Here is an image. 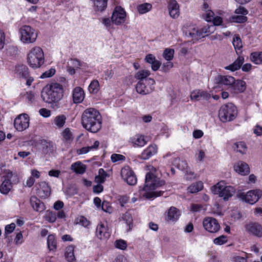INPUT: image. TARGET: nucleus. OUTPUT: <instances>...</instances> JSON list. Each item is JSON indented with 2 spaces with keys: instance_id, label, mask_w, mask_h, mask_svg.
<instances>
[{
  "instance_id": "nucleus-59",
  "label": "nucleus",
  "mask_w": 262,
  "mask_h": 262,
  "mask_svg": "<svg viewBox=\"0 0 262 262\" xmlns=\"http://www.w3.org/2000/svg\"><path fill=\"white\" fill-rule=\"evenodd\" d=\"M125 159V157L122 155L114 154L111 156V160L113 162H116L118 161H123Z\"/></svg>"
},
{
  "instance_id": "nucleus-3",
  "label": "nucleus",
  "mask_w": 262,
  "mask_h": 262,
  "mask_svg": "<svg viewBox=\"0 0 262 262\" xmlns=\"http://www.w3.org/2000/svg\"><path fill=\"white\" fill-rule=\"evenodd\" d=\"M63 89L62 85L57 82H53L47 85L46 91L41 94L42 100L46 103L52 104V107H57V103L62 98Z\"/></svg>"
},
{
  "instance_id": "nucleus-5",
  "label": "nucleus",
  "mask_w": 262,
  "mask_h": 262,
  "mask_svg": "<svg viewBox=\"0 0 262 262\" xmlns=\"http://www.w3.org/2000/svg\"><path fill=\"white\" fill-rule=\"evenodd\" d=\"M34 81L29 68L25 65L17 67V82L20 87L24 90L29 89Z\"/></svg>"
},
{
  "instance_id": "nucleus-44",
  "label": "nucleus",
  "mask_w": 262,
  "mask_h": 262,
  "mask_svg": "<svg viewBox=\"0 0 262 262\" xmlns=\"http://www.w3.org/2000/svg\"><path fill=\"white\" fill-rule=\"evenodd\" d=\"M152 6L149 3H144L138 6L137 9L139 13L144 14L151 10Z\"/></svg>"
},
{
  "instance_id": "nucleus-24",
  "label": "nucleus",
  "mask_w": 262,
  "mask_h": 262,
  "mask_svg": "<svg viewBox=\"0 0 262 262\" xmlns=\"http://www.w3.org/2000/svg\"><path fill=\"white\" fill-rule=\"evenodd\" d=\"M30 204L33 209L37 212H42L45 209V206L38 198H30Z\"/></svg>"
},
{
  "instance_id": "nucleus-6",
  "label": "nucleus",
  "mask_w": 262,
  "mask_h": 262,
  "mask_svg": "<svg viewBox=\"0 0 262 262\" xmlns=\"http://www.w3.org/2000/svg\"><path fill=\"white\" fill-rule=\"evenodd\" d=\"M236 115V107L232 103L222 106L219 112V117L223 122L232 121L235 118Z\"/></svg>"
},
{
  "instance_id": "nucleus-63",
  "label": "nucleus",
  "mask_w": 262,
  "mask_h": 262,
  "mask_svg": "<svg viewBox=\"0 0 262 262\" xmlns=\"http://www.w3.org/2000/svg\"><path fill=\"white\" fill-rule=\"evenodd\" d=\"M40 115L44 117H49L51 115V111L47 108H42L39 111Z\"/></svg>"
},
{
  "instance_id": "nucleus-46",
  "label": "nucleus",
  "mask_w": 262,
  "mask_h": 262,
  "mask_svg": "<svg viewBox=\"0 0 262 262\" xmlns=\"http://www.w3.org/2000/svg\"><path fill=\"white\" fill-rule=\"evenodd\" d=\"M66 117L63 115H58L54 119V123L58 127H62L65 124Z\"/></svg>"
},
{
  "instance_id": "nucleus-11",
  "label": "nucleus",
  "mask_w": 262,
  "mask_h": 262,
  "mask_svg": "<svg viewBox=\"0 0 262 262\" xmlns=\"http://www.w3.org/2000/svg\"><path fill=\"white\" fill-rule=\"evenodd\" d=\"M126 18V12L121 7H116L113 11L111 17L112 23L120 25L124 23Z\"/></svg>"
},
{
  "instance_id": "nucleus-2",
  "label": "nucleus",
  "mask_w": 262,
  "mask_h": 262,
  "mask_svg": "<svg viewBox=\"0 0 262 262\" xmlns=\"http://www.w3.org/2000/svg\"><path fill=\"white\" fill-rule=\"evenodd\" d=\"M99 112L94 108H89L83 111L81 115V124L87 130L97 133L101 128Z\"/></svg>"
},
{
  "instance_id": "nucleus-27",
  "label": "nucleus",
  "mask_w": 262,
  "mask_h": 262,
  "mask_svg": "<svg viewBox=\"0 0 262 262\" xmlns=\"http://www.w3.org/2000/svg\"><path fill=\"white\" fill-rule=\"evenodd\" d=\"M39 143L41 146L42 151L45 154L52 152L53 150V145L51 142L41 139L39 140Z\"/></svg>"
},
{
  "instance_id": "nucleus-64",
  "label": "nucleus",
  "mask_w": 262,
  "mask_h": 262,
  "mask_svg": "<svg viewBox=\"0 0 262 262\" xmlns=\"http://www.w3.org/2000/svg\"><path fill=\"white\" fill-rule=\"evenodd\" d=\"M101 208L103 210L106 212H111V207L110 206L108 203L103 201L102 203Z\"/></svg>"
},
{
  "instance_id": "nucleus-23",
  "label": "nucleus",
  "mask_w": 262,
  "mask_h": 262,
  "mask_svg": "<svg viewBox=\"0 0 262 262\" xmlns=\"http://www.w3.org/2000/svg\"><path fill=\"white\" fill-rule=\"evenodd\" d=\"M169 13L171 17L176 18L179 15V6L176 0H171L168 5Z\"/></svg>"
},
{
  "instance_id": "nucleus-1",
  "label": "nucleus",
  "mask_w": 262,
  "mask_h": 262,
  "mask_svg": "<svg viewBox=\"0 0 262 262\" xmlns=\"http://www.w3.org/2000/svg\"><path fill=\"white\" fill-rule=\"evenodd\" d=\"M165 184V181L160 180L153 173L148 172L145 176L144 186L139 190L140 195L142 196H161L165 191L156 189Z\"/></svg>"
},
{
  "instance_id": "nucleus-26",
  "label": "nucleus",
  "mask_w": 262,
  "mask_h": 262,
  "mask_svg": "<svg viewBox=\"0 0 262 262\" xmlns=\"http://www.w3.org/2000/svg\"><path fill=\"white\" fill-rule=\"evenodd\" d=\"M262 190L256 189L247 191L246 193L242 190H238L236 196H261Z\"/></svg>"
},
{
  "instance_id": "nucleus-31",
  "label": "nucleus",
  "mask_w": 262,
  "mask_h": 262,
  "mask_svg": "<svg viewBox=\"0 0 262 262\" xmlns=\"http://www.w3.org/2000/svg\"><path fill=\"white\" fill-rule=\"evenodd\" d=\"M74 247L72 245L67 247L65 250V257L67 260L69 262H73L75 260L74 255Z\"/></svg>"
},
{
  "instance_id": "nucleus-60",
  "label": "nucleus",
  "mask_w": 262,
  "mask_h": 262,
  "mask_svg": "<svg viewBox=\"0 0 262 262\" xmlns=\"http://www.w3.org/2000/svg\"><path fill=\"white\" fill-rule=\"evenodd\" d=\"M77 220L78 221V223L82 226L85 227H87L90 223L89 221H88L84 216H80L79 218H78Z\"/></svg>"
},
{
  "instance_id": "nucleus-10",
  "label": "nucleus",
  "mask_w": 262,
  "mask_h": 262,
  "mask_svg": "<svg viewBox=\"0 0 262 262\" xmlns=\"http://www.w3.org/2000/svg\"><path fill=\"white\" fill-rule=\"evenodd\" d=\"M205 230L211 233H217L221 229L217 220L212 217H206L203 221Z\"/></svg>"
},
{
  "instance_id": "nucleus-20",
  "label": "nucleus",
  "mask_w": 262,
  "mask_h": 262,
  "mask_svg": "<svg viewBox=\"0 0 262 262\" xmlns=\"http://www.w3.org/2000/svg\"><path fill=\"white\" fill-rule=\"evenodd\" d=\"M246 88V82L240 79L235 80L234 79V84H232L231 91L235 94L242 93L244 92Z\"/></svg>"
},
{
  "instance_id": "nucleus-13",
  "label": "nucleus",
  "mask_w": 262,
  "mask_h": 262,
  "mask_svg": "<svg viewBox=\"0 0 262 262\" xmlns=\"http://www.w3.org/2000/svg\"><path fill=\"white\" fill-rule=\"evenodd\" d=\"M246 232L258 237H262V225L255 222H249L245 225Z\"/></svg>"
},
{
  "instance_id": "nucleus-45",
  "label": "nucleus",
  "mask_w": 262,
  "mask_h": 262,
  "mask_svg": "<svg viewBox=\"0 0 262 262\" xmlns=\"http://www.w3.org/2000/svg\"><path fill=\"white\" fill-rule=\"evenodd\" d=\"M45 219L50 223H54L57 219L56 213L50 210H47L45 215Z\"/></svg>"
},
{
  "instance_id": "nucleus-39",
  "label": "nucleus",
  "mask_w": 262,
  "mask_h": 262,
  "mask_svg": "<svg viewBox=\"0 0 262 262\" xmlns=\"http://www.w3.org/2000/svg\"><path fill=\"white\" fill-rule=\"evenodd\" d=\"M186 35L194 40H199L200 39V30L197 28H193L186 32Z\"/></svg>"
},
{
  "instance_id": "nucleus-15",
  "label": "nucleus",
  "mask_w": 262,
  "mask_h": 262,
  "mask_svg": "<svg viewBox=\"0 0 262 262\" xmlns=\"http://www.w3.org/2000/svg\"><path fill=\"white\" fill-rule=\"evenodd\" d=\"M234 78L231 76L218 75L214 79V83L219 85H224L231 89L234 82Z\"/></svg>"
},
{
  "instance_id": "nucleus-35",
  "label": "nucleus",
  "mask_w": 262,
  "mask_h": 262,
  "mask_svg": "<svg viewBox=\"0 0 262 262\" xmlns=\"http://www.w3.org/2000/svg\"><path fill=\"white\" fill-rule=\"evenodd\" d=\"M150 71L148 70H140L136 73L135 78L139 81H145V79H148L147 77L150 75Z\"/></svg>"
},
{
  "instance_id": "nucleus-48",
  "label": "nucleus",
  "mask_w": 262,
  "mask_h": 262,
  "mask_svg": "<svg viewBox=\"0 0 262 262\" xmlns=\"http://www.w3.org/2000/svg\"><path fill=\"white\" fill-rule=\"evenodd\" d=\"M174 54V50L171 49H166L163 53L164 58L167 61H170L172 59Z\"/></svg>"
},
{
  "instance_id": "nucleus-52",
  "label": "nucleus",
  "mask_w": 262,
  "mask_h": 262,
  "mask_svg": "<svg viewBox=\"0 0 262 262\" xmlns=\"http://www.w3.org/2000/svg\"><path fill=\"white\" fill-rule=\"evenodd\" d=\"M175 163L177 164V167L181 170H186L188 167V165L186 161L181 160L180 159H176Z\"/></svg>"
},
{
  "instance_id": "nucleus-51",
  "label": "nucleus",
  "mask_w": 262,
  "mask_h": 262,
  "mask_svg": "<svg viewBox=\"0 0 262 262\" xmlns=\"http://www.w3.org/2000/svg\"><path fill=\"white\" fill-rule=\"evenodd\" d=\"M227 242V236L224 235L215 238L213 240V243L216 245H222Z\"/></svg>"
},
{
  "instance_id": "nucleus-21",
  "label": "nucleus",
  "mask_w": 262,
  "mask_h": 262,
  "mask_svg": "<svg viewBox=\"0 0 262 262\" xmlns=\"http://www.w3.org/2000/svg\"><path fill=\"white\" fill-rule=\"evenodd\" d=\"M96 233L97 236L101 239H106L110 236V233L108 232V229L102 223H100L97 225Z\"/></svg>"
},
{
  "instance_id": "nucleus-19",
  "label": "nucleus",
  "mask_w": 262,
  "mask_h": 262,
  "mask_svg": "<svg viewBox=\"0 0 262 262\" xmlns=\"http://www.w3.org/2000/svg\"><path fill=\"white\" fill-rule=\"evenodd\" d=\"M157 152V146L155 144L149 145L145 149L142 154L139 156V158L143 160H147Z\"/></svg>"
},
{
  "instance_id": "nucleus-50",
  "label": "nucleus",
  "mask_w": 262,
  "mask_h": 262,
  "mask_svg": "<svg viewBox=\"0 0 262 262\" xmlns=\"http://www.w3.org/2000/svg\"><path fill=\"white\" fill-rule=\"evenodd\" d=\"M62 136L64 140L70 141L73 140L72 134L69 128H66L62 132Z\"/></svg>"
},
{
  "instance_id": "nucleus-16",
  "label": "nucleus",
  "mask_w": 262,
  "mask_h": 262,
  "mask_svg": "<svg viewBox=\"0 0 262 262\" xmlns=\"http://www.w3.org/2000/svg\"><path fill=\"white\" fill-rule=\"evenodd\" d=\"M180 215L179 210L174 207H171L165 215V220L168 223H174L178 220Z\"/></svg>"
},
{
  "instance_id": "nucleus-25",
  "label": "nucleus",
  "mask_w": 262,
  "mask_h": 262,
  "mask_svg": "<svg viewBox=\"0 0 262 262\" xmlns=\"http://www.w3.org/2000/svg\"><path fill=\"white\" fill-rule=\"evenodd\" d=\"M244 62V58L243 56H238V58L232 64L225 67L226 70L231 71H235L241 68L242 65Z\"/></svg>"
},
{
  "instance_id": "nucleus-53",
  "label": "nucleus",
  "mask_w": 262,
  "mask_h": 262,
  "mask_svg": "<svg viewBox=\"0 0 262 262\" xmlns=\"http://www.w3.org/2000/svg\"><path fill=\"white\" fill-rule=\"evenodd\" d=\"M232 21L237 23H243L247 20V17L244 15H236L232 17Z\"/></svg>"
},
{
  "instance_id": "nucleus-32",
  "label": "nucleus",
  "mask_w": 262,
  "mask_h": 262,
  "mask_svg": "<svg viewBox=\"0 0 262 262\" xmlns=\"http://www.w3.org/2000/svg\"><path fill=\"white\" fill-rule=\"evenodd\" d=\"M99 145V142L98 141H96L94 144L92 146H89L86 147H83L79 149L77 151V153L78 155H82L87 154L91 150L96 149Z\"/></svg>"
},
{
  "instance_id": "nucleus-49",
  "label": "nucleus",
  "mask_w": 262,
  "mask_h": 262,
  "mask_svg": "<svg viewBox=\"0 0 262 262\" xmlns=\"http://www.w3.org/2000/svg\"><path fill=\"white\" fill-rule=\"evenodd\" d=\"M214 16V13L211 10H206V11L204 12L202 14V18L208 22L212 21Z\"/></svg>"
},
{
  "instance_id": "nucleus-9",
  "label": "nucleus",
  "mask_w": 262,
  "mask_h": 262,
  "mask_svg": "<svg viewBox=\"0 0 262 262\" xmlns=\"http://www.w3.org/2000/svg\"><path fill=\"white\" fill-rule=\"evenodd\" d=\"M155 83V80L150 78L145 79V81H139L136 84V91L142 95L148 94L154 90Z\"/></svg>"
},
{
  "instance_id": "nucleus-7",
  "label": "nucleus",
  "mask_w": 262,
  "mask_h": 262,
  "mask_svg": "<svg viewBox=\"0 0 262 262\" xmlns=\"http://www.w3.org/2000/svg\"><path fill=\"white\" fill-rule=\"evenodd\" d=\"M213 194L219 195V196H232L235 189L231 186H227L224 181H220L211 188Z\"/></svg>"
},
{
  "instance_id": "nucleus-43",
  "label": "nucleus",
  "mask_w": 262,
  "mask_h": 262,
  "mask_svg": "<svg viewBox=\"0 0 262 262\" xmlns=\"http://www.w3.org/2000/svg\"><path fill=\"white\" fill-rule=\"evenodd\" d=\"M122 219L126 224L127 226H128V230H130L133 226V217L132 215L126 212L122 215Z\"/></svg>"
},
{
  "instance_id": "nucleus-18",
  "label": "nucleus",
  "mask_w": 262,
  "mask_h": 262,
  "mask_svg": "<svg viewBox=\"0 0 262 262\" xmlns=\"http://www.w3.org/2000/svg\"><path fill=\"white\" fill-rule=\"evenodd\" d=\"M235 171L242 176H246L250 173V168L248 164L243 161H238L234 165Z\"/></svg>"
},
{
  "instance_id": "nucleus-34",
  "label": "nucleus",
  "mask_w": 262,
  "mask_h": 262,
  "mask_svg": "<svg viewBox=\"0 0 262 262\" xmlns=\"http://www.w3.org/2000/svg\"><path fill=\"white\" fill-rule=\"evenodd\" d=\"M97 11H103L104 10L107 4V0H93Z\"/></svg>"
},
{
  "instance_id": "nucleus-56",
  "label": "nucleus",
  "mask_w": 262,
  "mask_h": 262,
  "mask_svg": "<svg viewBox=\"0 0 262 262\" xmlns=\"http://www.w3.org/2000/svg\"><path fill=\"white\" fill-rule=\"evenodd\" d=\"M55 73V70L53 68H51L50 70L43 73L40 76L41 78H46L51 77L53 76Z\"/></svg>"
},
{
  "instance_id": "nucleus-62",
  "label": "nucleus",
  "mask_w": 262,
  "mask_h": 262,
  "mask_svg": "<svg viewBox=\"0 0 262 262\" xmlns=\"http://www.w3.org/2000/svg\"><path fill=\"white\" fill-rule=\"evenodd\" d=\"M83 63L81 62L77 59H71V64L74 68L78 69L82 66Z\"/></svg>"
},
{
  "instance_id": "nucleus-29",
  "label": "nucleus",
  "mask_w": 262,
  "mask_h": 262,
  "mask_svg": "<svg viewBox=\"0 0 262 262\" xmlns=\"http://www.w3.org/2000/svg\"><path fill=\"white\" fill-rule=\"evenodd\" d=\"M215 30L214 25H207L200 29V39L213 33Z\"/></svg>"
},
{
  "instance_id": "nucleus-38",
  "label": "nucleus",
  "mask_w": 262,
  "mask_h": 262,
  "mask_svg": "<svg viewBox=\"0 0 262 262\" xmlns=\"http://www.w3.org/2000/svg\"><path fill=\"white\" fill-rule=\"evenodd\" d=\"M251 61L256 64L262 63V52L252 53L250 55Z\"/></svg>"
},
{
  "instance_id": "nucleus-28",
  "label": "nucleus",
  "mask_w": 262,
  "mask_h": 262,
  "mask_svg": "<svg viewBox=\"0 0 262 262\" xmlns=\"http://www.w3.org/2000/svg\"><path fill=\"white\" fill-rule=\"evenodd\" d=\"M203 188V183L201 181H198L190 185L187 188V191L191 194L195 193Z\"/></svg>"
},
{
  "instance_id": "nucleus-36",
  "label": "nucleus",
  "mask_w": 262,
  "mask_h": 262,
  "mask_svg": "<svg viewBox=\"0 0 262 262\" xmlns=\"http://www.w3.org/2000/svg\"><path fill=\"white\" fill-rule=\"evenodd\" d=\"M232 44L234 47L237 54L241 52V50L243 48L242 40L238 35H235L233 38Z\"/></svg>"
},
{
  "instance_id": "nucleus-37",
  "label": "nucleus",
  "mask_w": 262,
  "mask_h": 262,
  "mask_svg": "<svg viewBox=\"0 0 262 262\" xmlns=\"http://www.w3.org/2000/svg\"><path fill=\"white\" fill-rule=\"evenodd\" d=\"M19 98L20 99L25 98L26 101L30 104H31L35 101L34 94L32 91H29L26 93H21L19 95Z\"/></svg>"
},
{
  "instance_id": "nucleus-55",
  "label": "nucleus",
  "mask_w": 262,
  "mask_h": 262,
  "mask_svg": "<svg viewBox=\"0 0 262 262\" xmlns=\"http://www.w3.org/2000/svg\"><path fill=\"white\" fill-rule=\"evenodd\" d=\"M240 200L243 203L253 205L258 202L259 198H239Z\"/></svg>"
},
{
  "instance_id": "nucleus-47",
  "label": "nucleus",
  "mask_w": 262,
  "mask_h": 262,
  "mask_svg": "<svg viewBox=\"0 0 262 262\" xmlns=\"http://www.w3.org/2000/svg\"><path fill=\"white\" fill-rule=\"evenodd\" d=\"M99 83L97 80H93L89 86V90L91 93H96L99 90Z\"/></svg>"
},
{
  "instance_id": "nucleus-58",
  "label": "nucleus",
  "mask_w": 262,
  "mask_h": 262,
  "mask_svg": "<svg viewBox=\"0 0 262 262\" xmlns=\"http://www.w3.org/2000/svg\"><path fill=\"white\" fill-rule=\"evenodd\" d=\"M201 90H197L192 92L190 95L191 99L195 101L200 100L201 99Z\"/></svg>"
},
{
  "instance_id": "nucleus-8",
  "label": "nucleus",
  "mask_w": 262,
  "mask_h": 262,
  "mask_svg": "<svg viewBox=\"0 0 262 262\" xmlns=\"http://www.w3.org/2000/svg\"><path fill=\"white\" fill-rule=\"evenodd\" d=\"M20 40L24 43H31L35 41L37 34L35 30L29 26H24L20 28Z\"/></svg>"
},
{
  "instance_id": "nucleus-4",
  "label": "nucleus",
  "mask_w": 262,
  "mask_h": 262,
  "mask_svg": "<svg viewBox=\"0 0 262 262\" xmlns=\"http://www.w3.org/2000/svg\"><path fill=\"white\" fill-rule=\"evenodd\" d=\"M27 61L31 68L33 69L40 68L45 62L42 49L37 46L32 48L27 54Z\"/></svg>"
},
{
  "instance_id": "nucleus-41",
  "label": "nucleus",
  "mask_w": 262,
  "mask_h": 262,
  "mask_svg": "<svg viewBox=\"0 0 262 262\" xmlns=\"http://www.w3.org/2000/svg\"><path fill=\"white\" fill-rule=\"evenodd\" d=\"M38 185L46 196H49L51 194V188L48 183L42 181L38 183Z\"/></svg>"
},
{
  "instance_id": "nucleus-14",
  "label": "nucleus",
  "mask_w": 262,
  "mask_h": 262,
  "mask_svg": "<svg viewBox=\"0 0 262 262\" xmlns=\"http://www.w3.org/2000/svg\"><path fill=\"white\" fill-rule=\"evenodd\" d=\"M121 175L124 181L130 185H135L137 183V179L134 172L128 167L122 168Z\"/></svg>"
},
{
  "instance_id": "nucleus-57",
  "label": "nucleus",
  "mask_w": 262,
  "mask_h": 262,
  "mask_svg": "<svg viewBox=\"0 0 262 262\" xmlns=\"http://www.w3.org/2000/svg\"><path fill=\"white\" fill-rule=\"evenodd\" d=\"M15 227L16 225L14 223L6 225L5 228V235L6 236L7 234L11 233L14 230Z\"/></svg>"
},
{
  "instance_id": "nucleus-12",
  "label": "nucleus",
  "mask_w": 262,
  "mask_h": 262,
  "mask_svg": "<svg viewBox=\"0 0 262 262\" xmlns=\"http://www.w3.org/2000/svg\"><path fill=\"white\" fill-rule=\"evenodd\" d=\"M12 173L9 170H6L5 174L3 176L2 183L0 186V192L4 194H7L12 187L11 179Z\"/></svg>"
},
{
  "instance_id": "nucleus-30",
  "label": "nucleus",
  "mask_w": 262,
  "mask_h": 262,
  "mask_svg": "<svg viewBox=\"0 0 262 262\" xmlns=\"http://www.w3.org/2000/svg\"><path fill=\"white\" fill-rule=\"evenodd\" d=\"M71 168L77 173L82 174L85 171L86 167L81 162H76L72 164Z\"/></svg>"
},
{
  "instance_id": "nucleus-40",
  "label": "nucleus",
  "mask_w": 262,
  "mask_h": 262,
  "mask_svg": "<svg viewBox=\"0 0 262 262\" xmlns=\"http://www.w3.org/2000/svg\"><path fill=\"white\" fill-rule=\"evenodd\" d=\"M132 142L134 144L141 147L144 146L147 143V141L145 140L144 136L137 135L132 139Z\"/></svg>"
},
{
  "instance_id": "nucleus-61",
  "label": "nucleus",
  "mask_w": 262,
  "mask_h": 262,
  "mask_svg": "<svg viewBox=\"0 0 262 262\" xmlns=\"http://www.w3.org/2000/svg\"><path fill=\"white\" fill-rule=\"evenodd\" d=\"M172 67V62H171L170 61H167L166 62L163 63L162 68L164 72H167Z\"/></svg>"
},
{
  "instance_id": "nucleus-33",
  "label": "nucleus",
  "mask_w": 262,
  "mask_h": 262,
  "mask_svg": "<svg viewBox=\"0 0 262 262\" xmlns=\"http://www.w3.org/2000/svg\"><path fill=\"white\" fill-rule=\"evenodd\" d=\"M233 148L234 151L238 152L242 155L245 154L247 147L245 143L243 142H238L234 144Z\"/></svg>"
},
{
  "instance_id": "nucleus-22",
  "label": "nucleus",
  "mask_w": 262,
  "mask_h": 262,
  "mask_svg": "<svg viewBox=\"0 0 262 262\" xmlns=\"http://www.w3.org/2000/svg\"><path fill=\"white\" fill-rule=\"evenodd\" d=\"M73 100L75 103L82 102L84 98V93L83 89L79 86L74 89L73 91Z\"/></svg>"
},
{
  "instance_id": "nucleus-54",
  "label": "nucleus",
  "mask_w": 262,
  "mask_h": 262,
  "mask_svg": "<svg viewBox=\"0 0 262 262\" xmlns=\"http://www.w3.org/2000/svg\"><path fill=\"white\" fill-rule=\"evenodd\" d=\"M115 247L118 249L124 250L127 247V243L124 240L118 239L115 242Z\"/></svg>"
},
{
  "instance_id": "nucleus-17",
  "label": "nucleus",
  "mask_w": 262,
  "mask_h": 262,
  "mask_svg": "<svg viewBox=\"0 0 262 262\" xmlns=\"http://www.w3.org/2000/svg\"><path fill=\"white\" fill-rule=\"evenodd\" d=\"M29 117L26 114L17 116V131H23L29 127Z\"/></svg>"
},
{
  "instance_id": "nucleus-42",
  "label": "nucleus",
  "mask_w": 262,
  "mask_h": 262,
  "mask_svg": "<svg viewBox=\"0 0 262 262\" xmlns=\"http://www.w3.org/2000/svg\"><path fill=\"white\" fill-rule=\"evenodd\" d=\"M47 245L50 251L54 250L56 248V242L54 235L50 234L48 236L47 239Z\"/></svg>"
}]
</instances>
